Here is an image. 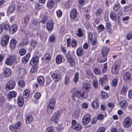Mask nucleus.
Listing matches in <instances>:
<instances>
[{"label": "nucleus", "mask_w": 132, "mask_h": 132, "mask_svg": "<svg viewBox=\"0 0 132 132\" xmlns=\"http://www.w3.org/2000/svg\"><path fill=\"white\" fill-rule=\"evenodd\" d=\"M86 75L88 77H89V78H93L94 76L92 71L90 70H87L86 71Z\"/></svg>", "instance_id": "obj_34"}, {"label": "nucleus", "mask_w": 132, "mask_h": 132, "mask_svg": "<svg viewBox=\"0 0 132 132\" xmlns=\"http://www.w3.org/2000/svg\"><path fill=\"white\" fill-rule=\"evenodd\" d=\"M79 79V73L78 72L76 73L74 75L73 78V81L75 83L77 82Z\"/></svg>", "instance_id": "obj_40"}, {"label": "nucleus", "mask_w": 132, "mask_h": 132, "mask_svg": "<svg viewBox=\"0 0 132 132\" xmlns=\"http://www.w3.org/2000/svg\"><path fill=\"white\" fill-rule=\"evenodd\" d=\"M83 50L82 48H78L77 50V54L78 56H81L83 54Z\"/></svg>", "instance_id": "obj_28"}, {"label": "nucleus", "mask_w": 132, "mask_h": 132, "mask_svg": "<svg viewBox=\"0 0 132 132\" xmlns=\"http://www.w3.org/2000/svg\"><path fill=\"white\" fill-rule=\"evenodd\" d=\"M30 15H27L24 18V24H27L29 22V19Z\"/></svg>", "instance_id": "obj_47"}, {"label": "nucleus", "mask_w": 132, "mask_h": 132, "mask_svg": "<svg viewBox=\"0 0 132 132\" xmlns=\"http://www.w3.org/2000/svg\"><path fill=\"white\" fill-rule=\"evenodd\" d=\"M105 129L104 127H102L99 128L97 131L96 132H104Z\"/></svg>", "instance_id": "obj_64"}, {"label": "nucleus", "mask_w": 132, "mask_h": 132, "mask_svg": "<svg viewBox=\"0 0 132 132\" xmlns=\"http://www.w3.org/2000/svg\"><path fill=\"white\" fill-rule=\"evenodd\" d=\"M17 28V25H12L10 29L9 32L11 34H12L16 31Z\"/></svg>", "instance_id": "obj_18"}, {"label": "nucleus", "mask_w": 132, "mask_h": 132, "mask_svg": "<svg viewBox=\"0 0 132 132\" xmlns=\"http://www.w3.org/2000/svg\"><path fill=\"white\" fill-rule=\"evenodd\" d=\"M77 45V41L75 39H73L72 41L71 46L73 47H76Z\"/></svg>", "instance_id": "obj_56"}, {"label": "nucleus", "mask_w": 132, "mask_h": 132, "mask_svg": "<svg viewBox=\"0 0 132 132\" xmlns=\"http://www.w3.org/2000/svg\"><path fill=\"white\" fill-rule=\"evenodd\" d=\"M60 115L59 111H58L56 112L51 118L52 121L54 122L55 123H57V121L59 120V117Z\"/></svg>", "instance_id": "obj_10"}, {"label": "nucleus", "mask_w": 132, "mask_h": 132, "mask_svg": "<svg viewBox=\"0 0 132 132\" xmlns=\"http://www.w3.org/2000/svg\"><path fill=\"white\" fill-rule=\"evenodd\" d=\"M41 96L40 93L39 92L36 93L35 94L34 97L36 99H39Z\"/></svg>", "instance_id": "obj_54"}, {"label": "nucleus", "mask_w": 132, "mask_h": 132, "mask_svg": "<svg viewBox=\"0 0 132 132\" xmlns=\"http://www.w3.org/2000/svg\"><path fill=\"white\" fill-rule=\"evenodd\" d=\"M118 82V80L117 79H113L112 81V85L114 87L116 86Z\"/></svg>", "instance_id": "obj_58"}, {"label": "nucleus", "mask_w": 132, "mask_h": 132, "mask_svg": "<svg viewBox=\"0 0 132 132\" xmlns=\"http://www.w3.org/2000/svg\"><path fill=\"white\" fill-rule=\"evenodd\" d=\"M101 60L99 59H97V61L100 63L105 62L107 60V57H104L103 58L101 57Z\"/></svg>", "instance_id": "obj_57"}, {"label": "nucleus", "mask_w": 132, "mask_h": 132, "mask_svg": "<svg viewBox=\"0 0 132 132\" xmlns=\"http://www.w3.org/2000/svg\"><path fill=\"white\" fill-rule=\"evenodd\" d=\"M11 70L9 68L5 69L3 72V75L5 77H9L11 75Z\"/></svg>", "instance_id": "obj_12"}, {"label": "nucleus", "mask_w": 132, "mask_h": 132, "mask_svg": "<svg viewBox=\"0 0 132 132\" xmlns=\"http://www.w3.org/2000/svg\"><path fill=\"white\" fill-rule=\"evenodd\" d=\"M132 123V120L129 117H127L125 119L123 124L124 127L125 128H128L130 126Z\"/></svg>", "instance_id": "obj_7"}, {"label": "nucleus", "mask_w": 132, "mask_h": 132, "mask_svg": "<svg viewBox=\"0 0 132 132\" xmlns=\"http://www.w3.org/2000/svg\"><path fill=\"white\" fill-rule=\"evenodd\" d=\"M102 10L101 9H98L95 12V14L96 16H100L102 14Z\"/></svg>", "instance_id": "obj_39"}, {"label": "nucleus", "mask_w": 132, "mask_h": 132, "mask_svg": "<svg viewBox=\"0 0 132 132\" xmlns=\"http://www.w3.org/2000/svg\"><path fill=\"white\" fill-rule=\"evenodd\" d=\"M83 88L87 90V92H88L90 88V84L88 83H85L83 85Z\"/></svg>", "instance_id": "obj_31"}, {"label": "nucleus", "mask_w": 132, "mask_h": 132, "mask_svg": "<svg viewBox=\"0 0 132 132\" xmlns=\"http://www.w3.org/2000/svg\"><path fill=\"white\" fill-rule=\"evenodd\" d=\"M17 43L16 40L14 39L11 40L10 43V47L11 49H13L15 47L16 44Z\"/></svg>", "instance_id": "obj_21"}, {"label": "nucleus", "mask_w": 132, "mask_h": 132, "mask_svg": "<svg viewBox=\"0 0 132 132\" xmlns=\"http://www.w3.org/2000/svg\"><path fill=\"white\" fill-rule=\"evenodd\" d=\"M37 81L40 86H43L44 83V79L42 76H40L37 78Z\"/></svg>", "instance_id": "obj_17"}, {"label": "nucleus", "mask_w": 132, "mask_h": 132, "mask_svg": "<svg viewBox=\"0 0 132 132\" xmlns=\"http://www.w3.org/2000/svg\"><path fill=\"white\" fill-rule=\"evenodd\" d=\"M30 94V91L28 89H27L24 90L23 92L24 97L26 98H27L29 97Z\"/></svg>", "instance_id": "obj_27"}, {"label": "nucleus", "mask_w": 132, "mask_h": 132, "mask_svg": "<svg viewBox=\"0 0 132 132\" xmlns=\"http://www.w3.org/2000/svg\"><path fill=\"white\" fill-rule=\"evenodd\" d=\"M17 101L18 105L20 107H22L24 103V101L22 97L19 96L17 99Z\"/></svg>", "instance_id": "obj_20"}, {"label": "nucleus", "mask_w": 132, "mask_h": 132, "mask_svg": "<svg viewBox=\"0 0 132 132\" xmlns=\"http://www.w3.org/2000/svg\"><path fill=\"white\" fill-rule=\"evenodd\" d=\"M44 59L46 60V61L47 62H48L51 60V57L50 54L47 53L44 56Z\"/></svg>", "instance_id": "obj_35"}, {"label": "nucleus", "mask_w": 132, "mask_h": 132, "mask_svg": "<svg viewBox=\"0 0 132 132\" xmlns=\"http://www.w3.org/2000/svg\"><path fill=\"white\" fill-rule=\"evenodd\" d=\"M90 120V116L88 114L86 115L83 118L82 123L85 126L89 123Z\"/></svg>", "instance_id": "obj_9"}, {"label": "nucleus", "mask_w": 132, "mask_h": 132, "mask_svg": "<svg viewBox=\"0 0 132 132\" xmlns=\"http://www.w3.org/2000/svg\"><path fill=\"white\" fill-rule=\"evenodd\" d=\"M109 49L106 47L104 46L102 48L101 53L102 55V58L104 57H107L109 51Z\"/></svg>", "instance_id": "obj_11"}, {"label": "nucleus", "mask_w": 132, "mask_h": 132, "mask_svg": "<svg viewBox=\"0 0 132 132\" xmlns=\"http://www.w3.org/2000/svg\"><path fill=\"white\" fill-rule=\"evenodd\" d=\"M70 79L69 77L68 76H66L65 78L64 83L66 84H69L70 82Z\"/></svg>", "instance_id": "obj_50"}, {"label": "nucleus", "mask_w": 132, "mask_h": 132, "mask_svg": "<svg viewBox=\"0 0 132 132\" xmlns=\"http://www.w3.org/2000/svg\"><path fill=\"white\" fill-rule=\"evenodd\" d=\"M67 61L70 63L71 66L72 67H74L75 66V60L72 57H68L67 59Z\"/></svg>", "instance_id": "obj_24"}, {"label": "nucleus", "mask_w": 132, "mask_h": 132, "mask_svg": "<svg viewBox=\"0 0 132 132\" xmlns=\"http://www.w3.org/2000/svg\"><path fill=\"white\" fill-rule=\"evenodd\" d=\"M55 37L53 35H52L49 37V40L51 42H54L55 41Z\"/></svg>", "instance_id": "obj_53"}, {"label": "nucleus", "mask_w": 132, "mask_h": 132, "mask_svg": "<svg viewBox=\"0 0 132 132\" xmlns=\"http://www.w3.org/2000/svg\"><path fill=\"white\" fill-rule=\"evenodd\" d=\"M92 107L94 109H97L98 108L99 105L96 101H94L92 103Z\"/></svg>", "instance_id": "obj_37"}, {"label": "nucleus", "mask_w": 132, "mask_h": 132, "mask_svg": "<svg viewBox=\"0 0 132 132\" xmlns=\"http://www.w3.org/2000/svg\"><path fill=\"white\" fill-rule=\"evenodd\" d=\"M26 74V71L24 69L21 68L19 69V74L21 76H24Z\"/></svg>", "instance_id": "obj_30"}, {"label": "nucleus", "mask_w": 132, "mask_h": 132, "mask_svg": "<svg viewBox=\"0 0 132 132\" xmlns=\"http://www.w3.org/2000/svg\"><path fill=\"white\" fill-rule=\"evenodd\" d=\"M15 58V56L13 55L9 56L5 61L6 64L7 65L12 64L14 62Z\"/></svg>", "instance_id": "obj_4"}, {"label": "nucleus", "mask_w": 132, "mask_h": 132, "mask_svg": "<svg viewBox=\"0 0 132 132\" xmlns=\"http://www.w3.org/2000/svg\"><path fill=\"white\" fill-rule=\"evenodd\" d=\"M30 45L32 47H35L37 45V43L35 41L32 40L30 42Z\"/></svg>", "instance_id": "obj_60"}, {"label": "nucleus", "mask_w": 132, "mask_h": 132, "mask_svg": "<svg viewBox=\"0 0 132 132\" xmlns=\"http://www.w3.org/2000/svg\"><path fill=\"white\" fill-rule=\"evenodd\" d=\"M48 18V17L44 15L42 20L40 21V23L42 22V24H44L47 21Z\"/></svg>", "instance_id": "obj_46"}, {"label": "nucleus", "mask_w": 132, "mask_h": 132, "mask_svg": "<svg viewBox=\"0 0 132 132\" xmlns=\"http://www.w3.org/2000/svg\"><path fill=\"white\" fill-rule=\"evenodd\" d=\"M72 97V100L74 101L76 100L77 98H82L84 96V92L81 93L77 90V88H73L71 90Z\"/></svg>", "instance_id": "obj_1"}, {"label": "nucleus", "mask_w": 132, "mask_h": 132, "mask_svg": "<svg viewBox=\"0 0 132 132\" xmlns=\"http://www.w3.org/2000/svg\"><path fill=\"white\" fill-rule=\"evenodd\" d=\"M15 9V6L13 4L10 5L8 9V11L10 13H13Z\"/></svg>", "instance_id": "obj_29"}, {"label": "nucleus", "mask_w": 132, "mask_h": 132, "mask_svg": "<svg viewBox=\"0 0 132 132\" xmlns=\"http://www.w3.org/2000/svg\"><path fill=\"white\" fill-rule=\"evenodd\" d=\"M128 90V89L127 86H123V87H122L121 89V94L122 95L125 94L127 92Z\"/></svg>", "instance_id": "obj_36"}, {"label": "nucleus", "mask_w": 132, "mask_h": 132, "mask_svg": "<svg viewBox=\"0 0 132 132\" xmlns=\"http://www.w3.org/2000/svg\"><path fill=\"white\" fill-rule=\"evenodd\" d=\"M131 75L128 72H126L123 74V78L124 81L127 82L130 78Z\"/></svg>", "instance_id": "obj_19"}, {"label": "nucleus", "mask_w": 132, "mask_h": 132, "mask_svg": "<svg viewBox=\"0 0 132 132\" xmlns=\"http://www.w3.org/2000/svg\"><path fill=\"white\" fill-rule=\"evenodd\" d=\"M93 35L92 33L91 32H89L88 36V40L89 39L90 41H91L93 38Z\"/></svg>", "instance_id": "obj_63"}, {"label": "nucleus", "mask_w": 132, "mask_h": 132, "mask_svg": "<svg viewBox=\"0 0 132 132\" xmlns=\"http://www.w3.org/2000/svg\"><path fill=\"white\" fill-rule=\"evenodd\" d=\"M71 127L77 131L80 130L81 128L80 125L78 123H77L76 121L75 120H73L72 121Z\"/></svg>", "instance_id": "obj_5"}, {"label": "nucleus", "mask_w": 132, "mask_h": 132, "mask_svg": "<svg viewBox=\"0 0 132 132\" xmlns=\"http://www.w3.org/2000/svg\"><path fill=\"white\" fill-rule=\"evenodd\" d=\"M32 119L33 118L32 116L28 115L26 119V122L27 123H30L32 121Z\"/></svg>", "instance_id": "obj_32"}, {"label": "nucleus", "mask_w": 132, "mask_h": 132, "mask_svg": "<svg viewBox=\"0 0 132 132\" xmlns=\"http://www.w3.org/2000/svg\"><path fill=\"white\" fill-rule=\"evenodd\" d=\"M108 67L107 63H105L104 65L102 71L103 73H105L106 72Z\"/></svg>", "instance_id": "obj_55"}, {"label": "nucleus", "mask_w": 132, "mask_h": 132, "mask_svg": "<svg viewBox=\"0 0 132 132\" xmlns=\"http://www.w3.org/2000/svg\"><path fill=\"white\" fill-rule=\"evenodd\" d=\"M35 8L38 10H39L42 8V6L38 3H36L35 5Z\"/></svg>", "instance_id": "obj_62"}, {"label": "nucleus", "mask_w": 132, "mask_h": 132, "mask_svg": "<svg viewBox=\"0 0 132 132\" xmlns=\"http://www.w3.org/2000/svg\"><path fill=\"white\" fill-rule=\"evenodd\" d=\"M96 28L98 31L101 32L103 30L104 27L103 25H98Z\"/></svg>", "instance_id": "obj_52"}, {"label": "nucleus", "mask_w": 132, "mask_h": 132, "mask_svg": "<svg viewBox=\"0 0 132 132\" xmlns=\"http://www.w3.org/2000/svg\"><path fill=\"white\" fill-rule=\"evenodd\" d=\"M116 14L113 12H112L110 14V17L111 19L114 20L116 18Z\"/></svg>", "instance_id": "obj_42"}, {"label": "nucleus", "mask_w": 132, "mask_h": 132, "mask_svg": "<svg viewBox=\"0 0 132 132\" xmlns=\"http://www.w3.org/2000/svg\"><path fill=\"white\" fill-rule=\"evenodd\" d=\"M120 5L119 4H116L113 7V10L114 11L117 12L119 9Z\"/></svg>", "instance_id": "obj_49"}, {"label": "nucleus", "mask_w": 132, "mask_h": 132, "mask_svg": "<svg viewBox=\"0 0 132 132\" xmlns=\"http://www.w3.org/2000/svg\"><path fill=\"white\" fill-rule=\"evenodd\" d=\"M9 39V36L7 35H4L2 38L1 43L3 46H6L7 44Z\"/></svg>", "instance_id": "obj_6"}, {"label": "nucleus", "mask_w": 132, "mask_h": 132, "mask_svg": "<svg viewBox=\"0 0 132 132\" xmlns=\"http://www.w3.org/2000/svg\"><path fill=\"white\" fill-rule=\"evenodd\" d=\"M52 78L55 81H59L60 80V75L55 73H53L51 75Z\"/></svg>", "instance_id": "obj_13"}, {"label": "nucleus", "mask_w": 132, "mask_h": 132, "mask_svg": "<svg viewBox=\"0 0 132 132\" xmlns=\"http://www.w3.org/2000/svg\"><path fill=\"white\" fill-rule=\"evenodd\" d=\"M16 94V93L15 91H12L10 92L7 95L8 99L10 100L13 98L15 97Z\"/></svg>", "instance_id": "obj_16"}, {"label": "nucleus", "mask_w": 132, "mask_h": 132, "mask_svg": "<svg viewBox=\"0 0 132 132\" xmlns=\"http://www.w3.org/2000/svg\"><path fill=\"white\" fill-rule=\"evenodd\" d=\"M77 16V11L76 9H73L70 13V17L72 19H75Z\"/></svg>", "instance_id": "obj_15"}, {"label": "nucleus", "mask_w": 132, "mask_h": 132, "mask_svg": "<svg viewBox=\"0 0 132 132\" xmlns=\"http://www.w3.org/2000/svg\"><path fill=\"white\" fill-rule=\"evenodd\" d=\"M55 105V99L52 98L50 100L47 109V112L50 115L52 113L53 110L54 109Z\"/></svg>", "instance_id": "obj_2"}, {"label": "nucleus", "mask_w": 132, "mask_h": 132, "mask_svg": "<svg viewBox=\"0 0 132 132\" xmlns=\"http://www.w3.org/2000/svg\"><path fill=\"white\" fill-rule=\"evenodd\" d=\"M72 4V2L71 0H69L66 2L65 4V6L66 8H69L71 5Z\"/></svg>", "instance_id": "obj_43"}, {"label": "nucleus", "mask_w": 132, "mask_h": 132, "mask_svg": "<svg viewBox=\"0 0 132 132\" xmlns=\"http://www.w3.org/2000/svg\"><path fill=\"white\" fill-rule=\"evenodd\" d=\"M5 102V98L3 97H0V106H2Z\"/></svg>", "instance_id": "obj_51"}, {"label": "nucleus", "mask_w": 132, "mask_h": 132, "mask_svg": "<svg viewBox=\"0 0 132 132\" xmlns=\"http://www.w3.org/2000/svg\"><path fill=\"white\" fill-rule=\"evenodd\" d=\"M93 85L95 89H97L98 87V83L97 80L95 79L94 80L93 82Z\"/></svg>", "instance_id": "obj_44"}, {"label": "nucleus", "mask_w": 132, "mask_h": 132, "mask_svg": "<svg viewBox=\"0 0 132 132\" xmlns=\"http://www.w3.org/2000/svg\"><path fill=\"white\" fill-rule=\"evenodd\" d=\"M94 71L95 74L97 75H100L101 72L100 69L98 68H95L94 69Z\"/></svg>", "instance_id": "obj_41"}, {"label": "nucleus", "mask_w": 132, "mask_h": 132, "mask_svg": "<svg viewBox=\"0 0 132 132\" xmlns=\"http://www.w3.org/2000/svg\"><path fill=\"white\" fill-rule=\"evenodd\" d=\"M38 57L37 56L34 57L30 60V64L32 65H35L38 62Z\"/></svg>", "instance_id": "obj_14"}, {"label": "nucleus", "mask_w": 132, "mask_h": 132, "mask_svg": "<svg viewBox=\"0 0 132 132\" xmlns=\"http://www.w3.org/2000/svg\"><path fill=\"white\" fill-rule=\"evenodd\" d=\"M104 116L102 114H100L98 115L97 119L98 120H102L104 118Z\"/></svg>", "instance_id": "obj_61"}, {"label": "nucleus", "mask_w": 132, "mask_h": 132, "mask_svg": "<svg viewBox=\"0 0 132 132\" xmlns=\"http://www.w3.org/2000/svg\"><path fill=\"white\" fill-rule=\"evenodd\" d=\"M62 57L60 56H57L56 58V61L57 63L59 64L62 62Z\"/></svg>", "instance_id": "obj_38"}, {"label": "nucleus", "mask_w": 132, "mask_h": 132, "mask_svg": "<svg viewBox=\"0 0 132 132\" xmlns=\"http://www.w3.org/2000/svg\"><path fill=\"white\" fill-rule=\"evenodd\" d=\"M62 11L60 10H59L56 12L57 16L58 17H61L62 15Z\"/></svg>", "instance_id": "obj_59"}, {"label": "nucleus", "mask_w": 132, "mask_h": 132, "mask_svg": "<svg viewBox=\"0 0 132 132\" xmlns=\"http://www.w3.org/2000/svg\"><path fill=\"white\" fill-rule=\"evenodd\" d=\"M55 4L53 0H49L47 5L48 8L49 9L52 8Z\"/></svg>", "instance_id": "obj_22"}, {"label": "nucleus", "mask_w": 132, "mask_h": 132, "mask_svg": "<svg viewBox=\"0 0 132 132\" xmlns=\"http://www.w3.org/2000/svg\"><path fill=\"white\" fill-rule=\"evenodd\" d=\"M15 85V82L14 81H10L7 84L6 86V90H9L13 89Z\"/></svg>", "instance_id": "obj_8"}, {"label": "nucleus", "mask_w": 132, "mask_h": 132, "mask_svg": "<svg viewBox=\"0 0 132 132\" xmlns=\"http://www.w3.org/2000/svg\"><path fill=\"white\" fill-rule=\"evenodd\" d=\"M118 66L116 64L114 68H112L111 69V72L114 74H117L118 71Z\"/></svg>", "instance_id": "obj_26"}, {"label": "nucleus", "mask_w": 132, "mask_h": 132, "mask_svg": "<svg viewBox=\"0 0 132 132\" xmlns=\"http://www.w3.org/2000/svg\"><path fill=\"white\" fill-rule=\"evenodd\" d=\"M107 77L106 75H105L103 77L101 78L99 80V83L100 84L102 85L105 82L106 80H107Z\"/></svg>", "instance_id": "obj_25"}, {"label": "nucleus", "mask_w": 132, "mask_h": 132, "mask_svg": "<svg viewBox=\"0 0 132 132\" xmlns=\"http://www.w3.org/2000/svg\"><path fill=\"white\" fill-rule=\"evenodd\" d=\"M21 123L20 122H18L14 125H11L9 127L10 130L13 132H18L20 129Z\"/></svg>", "instance_id": "obj_3"}, {"label": "nucleus", "mask_w": 132, "mask_h": 132, "mask_svg": "<svg viewBox=\"0 0 132 132\" xmlns=\"http://www.w3.org/2000/svg\"><path fill=\"white\" fill-rule=\"evenodd\" d=\"M18 84L20 87H24L25 85L24 82L23 80L18 81Z\"/></svg>", "instance_id": "obj_45"}, {"label": "nucleus", "mask_w": 132, "mask_h": 132, "mask_svg": "<svg viewBox=\"0 0 132 132\" xmlns=\"http://www.w3.org/2000/svg\"><path fill=\"white\" fill-rule=\"evenodd\" d=\"M19 53L20 55L22 56L26 53V50L23 48L20 49L19 51Z\"/></svg>", "instance_id": "obj_48"}, {"label": "nucleus", "mask_w": 132, "mask_h": 132, "mask_svg": "<svg viewBox=\"0 0 132 132\" xmlns=\"http://www.w3.org/2000/svg\"><path fill=\"white\" fill-rule=\"evenodd\" d=\"M127 102L123 100L121 101L120 103V106L122 109L125 110L126 108Z\"/></svg>", "instance_id": "obj_33"}, {"label": "nucleus", "mask_w": 132, "mask_h": 132, "mask_svg": "<svg viewBox=\"0 0 132 132\" xmlns=\"http://www.w3.org/2000/svg\"><path fill=\"white\" fill-rule=\"evenodd\" d=\"M30 56L29 54H26L22 59L21 62L23 64H25L28 61L29 58Z\"/></svg>", "instance_id": "obj_23"}]
</instances>
